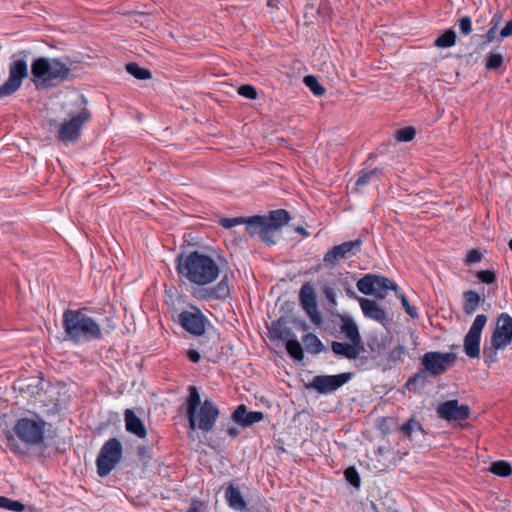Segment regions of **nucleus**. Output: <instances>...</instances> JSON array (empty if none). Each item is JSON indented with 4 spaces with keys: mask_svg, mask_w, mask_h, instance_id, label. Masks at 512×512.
<instances>
[{
    "mask_svg": "<svg viewBox=\"0 0 512 512\" xmlns=\"http://www.w3.org/2000/svg\"><path fill=\"white\" fill-rule=\"evenodd\" d=\"M345 479L354 487L358 488L360 486V476L357 470L354 467H348L344 471Z\"/></svg>",
    "mask_w": 512,
    "mask_h": 512,
    "instance_id": "41",
    "label": "nucleus"
},
{
    "mask_svg": "<svg viewBox=\"0 0 512 512\" xmlns=\"http://www.w3.org/2000/svg\"><path fill=\"white\" fill-rule=\"evenodd\" d=\"M331 349L333 353L337 356L345 357L349 360H354L358 358L361 351L363 350L362 345L350 343H343L333 341L331 344Z\"/></svg>",
    "mask_w": 512,
    "mask_h": 512,
    "instance_id": "21",
    "label": "nucleus"
},
{
    "mask_svg": "<svg viewBox=\"0 0 512 512\" xmlns=\"http://www.w3.org/2000/svg\"><path fill=\"white\" fill-rule=\"evenodd\" d=\"M512 342V317L508 313L498 316L495 329L491 336V346L483 349L484 356L493 362L497 351L505 349Z\"/></svg>",
    "mask_w": 512,
    "mask_h": 512,
    "instance_id": "6",
    "label": "nucleus"
},
{
    "mask_svg": "<svg viewBox=\"0 0 512 512\" xmlns=\"http://www.w3.org/2000/svg\"><path fill=\"white\" fill-rule=\"evenodd\" d=\"M266 220L269 221L270 224L277 227V230L280 229L288 223L290 220L289 213L284 209H278L271 211L269 216L266 217Z\"/></svg>",
    "mask_w": 512,
    "mask_h": 512,
    "instance_id": "26",
    "label": "nucleus"
},
{
    "mask_svg": "<svg viewBox=\"0 0 512 512\" xmlns=\"http://www.w3.org/2000/svg\"><path fill=\"white\" fill-rule=\"evenodd\" d=\"M13 450H14L15 452H18V453H21V454H23V453H24V451H23V450H21L19 447H15Z\"/></svg>",
    "mask_w": 512,
    "mask_h": 512,
    "instance_id": "58",
    "label": "nucleus"
},
{
    "mask_svg": "<svg viewBox=\"0 0 512 512\" xmlns=\"http://www.w3.org/2000/svg\"><path fill=\"white\" fill-rule=\"evenodd\" d=\"M187 356H188L189 360L193 363H197L201 359L199 352L196 350H193V349H191L187 352Z\"/></svg>",
    "mask_w": 512,
    "mask_h": 512,
    "instance_id": "52",
    "label": "nucleus"
},
{
    "mask_svg": "<svg viewBox=\"0 0 512 512\" xmlns=\"http://www.w3.org/2000/svg\"><path fill=\"white\" fill-rule=\"evenodd\" d=\"M487 316L484 314H478L468 333L464 337L463 347L464 352L469 358H479L480 356V341L482 331L486 325Z\"/></svg>",
    "mask_w": 512,
    "mask_h": 512,
    "instance_id": "12",
    "label": "nucleus"
},
{
    "mask_svg": "<svg viewBox=\"0 0 512 512\" xmlns=\"http://www.w3.org/2000/svg\"><path fill=\"white\" fill-rule=\"evenodd\" d=\"M303 82L315 96L324 95L325 88L319 83L315 76L307 75L304 77Z\"/></svg>",
    "mask_w": 512,
    "mask_h": 512,
    "instance_id": "35",
    "label": "nucleus"
},
{
    "mask_svg": "<svg viewBox=\"0 0 512 512\" xmlns=\"http://www.w3.org/2000/svg\"><path fill=\"white\" fill-rule=\"evenodd\" d=\"M225 499L228 506L234 511L244 512L247 510V504L242 496L241 491L233 484H230L225 489Z\"/></svg>",
    "mask_w": 512,
    "mask_h": 512,
    "instance_id": "23",
    "label": "nucleus"
},
{
    "mask_svg": "<svg viewBox=\"0 0 512 512\" xmlns=\"http://www.w3.org/2000/svg\"><path fill=\"white\" fill-rule=\"evenodd\" d=\"M90 113L83 110L59 127L57 139L63 143L76 142L80 137L82 126L90 119Z\"/></svg>",
    "mask_w": 512,
    "mask_h": 512,
    "instance_id": "14",
    "label": "nucleus"
},
{
    "mask_svg": "<svg viewBox=\"0 0 512 512\" xmlns=\"http://www.w3.org/2000/svg\"><path fill=\"white\" fill-rule=\"evenodd\" d=\"M502 21V14L500 12H496L490 21V25L492 28L498 29L500 23Z\"/></svg>",
    "mask_w": 512,
    "mask_h": 512,
    "instance_id": "51",
    "label": "nucleus"
},
{
    "mask_svg": "<svg viewBox=\"0 0 512 512\" xmlns=\"http://www.w3.org/2000/svg\"><path fill=\"white\" fill-rule=\"evenodd\" d=\"M123 447L116 438H111L104 443L98 455V476L108 475L120 462Z\"/></svg>",
    "mask_w": 512,
    "mask_h": 512,
    "instance_id": "8",
    "label": "nucleus"
},
{
    "mask_svg": "<svg viewBox=\"0 0 512 512\" xmlns=\"http://www.w3.org/2000/svg\"><path fill=\"white\" fill-rule=\"evenodd\" d=\"M244 222L245 217L223 218L220 220L221 226L226 229H231L235 226L244 224Z\"/></svg>",
    "mask_w": 512,
    "mask_h": 512,
    "instance_id": "45",
    "label": "nucleus"
},
{
    "mask_svg": "<svg viewBox=\"0 0 512 512\" xmlns=\"http://www.w3.org/2000/svg\"><path fill=\"white\" fill-rule=\"evenodd\" d=\"M416 135V130L412 126H407L401 129H398L395 133V137L399 142H409L414 139Z\"/></svg>",
    "mask_w": 512,
    "mask_h": 512,
    "instance_id": "37",
    "label": "nucleus"
},
{
    "mask_svg": "<svg viewBox=\"0 0 512 512\" xmlns=\"http://www.w3.org/2000/svg\"><path fill=\"white\" fill-rule=\"evenodd\" d=\"M35 86L49 88L68 79L70 69L59 59L37 58L31 65Z\"/></svg>",
    "mask_w": 512,
    "mask_h": 512,
    "instance_id": "3",
    "label": "nucleus"
},
{
    "mask_svg": "<svg viewBox=\"0 0 512 512\" xmlns=\"http://www.w3.org/2000/svg\"><path fill=\"white\" fill-rule=\"evenodd\" d=\"M503 56L499 53H489L486 59V68L489 70H496L503 64Z\"/></svg>",
    "mask_w": 512,
    "mask_h": 512,
    "instance_id": "39",
    "label": "nucleus"
},
{
    "mask_svg": "<svg viewBox=\"0 0 512 512\" xmlns=\"http://www.w3.org/2000/svg\"><path fill=\"white\" fill-rule=\"evenodd\" d=\"M303 343L306 346V349L313 354L320 353L324 348L323 343L314 333H307L304 335Z\"/></svg>",
    "mask_w": 512,
    "mask_h": 512,
    "instance_id": "30",
    "label": "nucleus"
},
{
    "mask_svg": "<svg viewBox=\"0 0 512 512\" xmlns=\"http://www.w3.org/2000/svg\"><path fill=\"white\" fill-rule=\"evenodd\" d=\"M124 421L126 430L137 436L138 438H145L147 430L142 420L130 409H127L124 413Z\"/></svg>",
    "mask_w": 512,
    "mask_h": 512,
    "instance_id": "22",
    "label": "nucleus"
},
{
    "mask_svg": "<svg viewBox=\"0 0 512 512\" xmlns=\"http://www.w3.org/2000/svg\"><path fill=\"white\" fill-rule=\"evenodd\" d=\"M323 294L330 303H332L333 305L336 304V293L333 288L328 286L324 287Z\"/></svg>",
    "mask_w": 512,
    "mask_h": 512,
    "instance_id": "50",
    "label": "nucleus"
},
{
    "mask_svg": "<svg viewBox=\"0 0 512 512\" xmlns=\"http://www.w3.org/2000/svg\"><path fill=\"white\" fill-rule=\"evenodd\" d=\"M178 323L186 332L199 337L205 334L210 321L198 307L191 306L178 314Z\"/></svg>",
    "mask_w": 512,
    "mask_h": 512,
    "instance_id": "10",
    "label": "nucleus"
},
{
    "mask_svg": "<svg viewBox=\"0 0 512 512\" xmlns=\"http://www.w3.org/2000/svg\"><path fill=\"white\" fill-rule=\"evenodd\" d=\"M176 270L180 277L198 286L213 283L220 274L217 262L211 256L199 251H193L186 257L180 256Z\"/></svg>",
    "mask_w": 512,
    "mask_h": 512,
    "instance_id": "1",
    "label": "nucleus"
},
{
    "mask_svg": "<svg viewBox=\"0 0 512 512\" xmlns=\"http://www.w3.org/2000/svg\"><path fill=\"white\" fill-rule=\"evenodd\" d=\"M230 296V287L228 277L223 278L213 287L201 289L196 293V297L205 301L219 300L225 301Z\"/></svg>",
    "mask_w": 512,
    "mask_h": 512,
    "instance_id": "19",
    "label": "nucleus"
},
{
    "mask_svg": "<svg viewBox=\"0 0 512 512\" xmlns=\"http://www.w3.org/2000/svg\"><path fill=\"white\" fill-rule=\"evenodd\" d=\"M378 174V170L377 169H373V170H370L368 172H361V174L359 175V177L357 178L356 182H355V185L360 188V187H363L365 185H367L371 178L375 175Z\"/></svg>",
    "mask_w": 512,
    "mask_h": 512,
    "instance_id": "43",
    "label": "nucleus"
},
{
    "mask_svg": "<svg viewBox=\"0 0 512 512\" xmlns=\"http://www.w3.org/2000/svg\"><path fill=\"white\" fill-rule=\"evenodd\" d=\"M463 311L466 315L474 314L480 303L484 301V298L481 297L476 291L468 290L463 293Z\"/></svg>",
    "mask_w": 512,
    "mask_h": 512,
    "instance_id": "25",
    "label": "nucleus"
},
{
    "mask_svg": "<svg viewBox=\"0 0 512 512\" xmlns=\"http://www.w3.org/2000/svg\"><path fill=\"white\" fill-rule=\"evenodd\" d=\"M496 32H497V29L490 27V29L488 30V32L485 35L486 43H491L495 39Z\"/></svg>",
    "mask_w": 512,
    "mask_h": 512,
    "instance_id": "53",
    "label": "nucleus"
},
{
    "mask_svg": "<svg viewBox=\"0 0 512 512\" xmlns=\"http://www.w3.org/2000/svg\"><path fill=\"white\" fill-rule=\"evenodd\" d=\"M437 414L447 421H461L469 417L470 408L468 405H460L457 400H448L438 406Z\"/></svg>",
    "mask_w": 512,
    "mask_h": 512,
    "instance_id": "17",
    "label": "nucleus"
},
{
    "mask_svg": "<svg viewBox=\"0 0 512 512\" xmlns=\"http://www.w3.org/2000/svg\"><path fill=\"white\" fill-rule=\"evenodd\" d=\"M126 71L139 80H147L152 77L148 69L139 66L137 63H128L126 65Z\"/></svg>",
    "mask_w": 512,
    "mask_h": 512,
    "instance_id": "33",
    "label": "nucleus"
},
{
    "mask_svg": "<svg viewBox=\"0 0 512 512\" xmlns=\"http://www.w3.org/2000/svg\"><path fill=\"white\" fill-rule=\"evenodd\" d=\"M188 392L186 416L189 421V427L192 430L199 429L203 432L212 431L219 417L218 407L209 399L201 402L197 387L189 386Z\"/></svg>",
    "mask_w": 512,
    "mask_h": 512,
    "instance_id": "2",
    "label": "nucleus"
},
{
    "mask_svg": "<svg viewBox=\"0 0 512 512\" xmlns=\"http://www.w3.org/2000/svg\"><path fill=\"white\" fill-rule=\"evenodd\" d=\"M356 287L362 294L372 295L378 299H384L389 290H397V285L389 278L371 273L360 278Z\"/></svg>",
    "mask_w": 512,
    "mask_h": 512,
    "instance_id": "7",
    "label": "nucleus"
},
{
    "mask_svg": "<svg viewBox=\"0 0 512 512\" xmlns=\"http://www.w3.org/2000/svg\"><path fill=\"white\" fill-rule=\"evenodd\" d=\"M299 302L310 320L319 325L322 322V317L318 311L316 291L311 283H305L300 288Z\"/></svg>",
    "mask_w": 512,
    "mask_h": 512,
    "instance_id": "16",
    "label": "nucleus"
},
{
    "mask_svg": "<svg viewBox=\"0 0 512 512\" xmlns=\"http://www.w3.org/2000/svg\"><path fill=\"white\" fill-rule=\"evenodd\" d=\"M0 508L15 512H22L25 510V505L19 501L12 500L5 496H0Z\"/></svg>",
    "mask_w": 512,
    "mask_h": 512,
    "instance_id": "36",
    "label": "nucleus"
},
{
    "mask_svg": "<svg viewBox=\"0 0 512 512\" xmlns=\"http://www.w3.org/2000/svg\"><path fill=\"white\" fill-rule=\"evenodd\" d=\"M296 231H297L298 233H301V234L307 235V233H306V231H305V229H304L303 227H298V228H296Z\"/></svg>",
    "mask_w": 512,
    "mask_h": 512,
    "instance_id": "56",
    "label": "nucleus"
},
{
    "mask_svg": "<svg viewBox=\"0 0 512 512\" xmlns=\"http://www.w3.org/2000/svg\"><path fill=\"white\" fill-rule=\"evenodd\" d=\"M458 24L461 34L467 36L472 32V21L469 16L461 17Z\"/></svg>",
    "mask_w": 512,
    "mask_h": 512,
    "instance_id": "46",
    "label": "nucleus"
},
{
    "mask_svg": "<svg viewBox=\"0 0 512 512\" xmlns=\"http://www.w3.org/2000/svg\"><path fill=\"white\" fill-rule=\"evenodd\" d=\"M357 301L362 310L364 317L386 326L389 322L387 311L380 306L375 300L358 297Z\"/></svg>",
    "mask_w": 512,
    "mask_h": 512,
    "instance_id": "18",
    "label": "nucleus"
},
{
    "mask_svg": "<svg viewBox=\"0 0 512 512\" xmlns=\"http://www.w3.org/2000/svg\"><path fill=\"white\" fill-rule=\"evenodd\" d=\"M406 354V348L403 345H397L389 352L387 359L393 363L403 362Z\"/></svg>",
    "mask_w": 512,
    "mask_h": 512,
    "instance_id": "38",
    "label": "nucleus"
},
{
    "mask_svg": "<svg viewBox=\"0 0 512 512\" xmlns=\"http://www.w3.org/2000/svg\"><path fill=\"white\" fill-rule=\"evenodd\" d=\"M346 293H347V295H348L350 298H353V299H356V300H357V298L359 297V296H357V295H356V293H355L353 290H351V289H347V290H346Z\"/></svg>",
    "mask_w": 512,
    "mask_h": 512,
    "instance_id": "54",
    "label": "nucleus"
},
{
    "mask_svg": "<svg viewBox=\"0 0 512 512\" xmlns=\"http://www.w3.org/2000/svg\"><path fill=\"white\" fill-rule=\"evenodd\" d=\"M510 36H512V19L501 29L499 41L501 42L503 39Z\"/></svg>",
    "mask_w": 512,
    "mask_h": 512,
    "instance_id": "49",
    "label": "nucleus"
},
{
    "mask_svg": "<svg viewBox=\"0 0 512 512\" xmlns=\"http://www.w3.org/2000/svg\"><path fill=\"white\" fill-rule=\"evenodd\" d=\"M482 259V254L476 249H472L468 252L466 256V263L468 264H475L480 262Z\"/></svg>",
    "mask_w": 512,
    "mask_h": 512,
    "instance_id": "48",
    "label": "nucleus"
},
{
    "mask_svg": "<svg viewBox=\"0 0 512 512\" xmlns=\"http://www.w3.org/2000/svg\"><path fill=\"white\" fill-rule=\"evenodd\" d=\"M400 430L409 440H413L417 434L422 435L424 433L422 425L414 418H410L406 423H404Z\"/></svg>",
    "mask_w": 512,
    "mask_h": 512,
    "instance_id": "27",
    "label": "nucleus"
},
{
    "mask_svg": "<svg viewBox=\"0 0 512 512\" xmlns=\"http://www.w3.org/2000/svg\"><path fill=\"white\" fill-rule=\"evenodd\" d=\"M238 93L247 98V99H251V100H254L257 98V91L255 89L254 86L252 85H242L238 88Z\"/></svg>",
    "mask_w": 512,
    "mask_h": 512,
    "instance_id": "44",
    "label": "nucleus"
},
{
    "mask_svg": "<svg viewBox=\"0 0 512 512\" xmlns=\"http://www.w3.org/2000/svg\"><path fill=\"white\" fill-rule=\"evenodd\" d=\"M272 329L275 336L282 340L288 339L290 336L293 335L290 328L283 327L279 322L273 323Z\"/></svg>",
    "mask_w": 512,
    "mask_h": 512,
    "instance_id": "42",
    "label": "nucleus"
},
{
    "mask_svg": "<svg viewBox=\"0 0 512 512\" xmlns=\"http://www.w3.org/2000/svg\"><path fill=\"white\" fill-rule=\"evenodd\" d=\"M476 277L484 284H494L497 280V275L492 270H481L476 273Z\"/></svg>",
    "mask_w": 512,
    "mask_h": 512,
    "instance_id": "40",
    "label": "nucleus"
},
{
    "mask_svg": "<svg viewBox=\"0 0 512 512\" xmlns=\"http://www.w3.org/2000/svg\"><path fill=\"white\" fill-rule=\"evenodd\" d=\"M352 378V373L346 372L337 375H317L308 384V388L317 391L319 394H330Z\"/></svg>",
    "mask_w": 512,
    "mask_h": 512,
    "instance_id": "13",
    "label": "nucleus"
},
{
    "mask_svg": "<svg viewBox=\"0 0 512 512\" xmlns=\"http://www.w3.org/2000/svg\"><path fill=\"white\" fill-rule=\"evenodd\" d=\"M47 422L38 414L31 418L23 417L16 421L13 431L20 441L27 446H39L44 443Z\"/></svg>",
    "mask_w": 512,
    "mask_h": 512,
    "instance_id": "5",
    "label": "nucleus"
},
{
    "mask_svg": "<svg viewBox=\"0 0 512 512\" xmlns=\"http://www.w3.org/2000/svg\"><path fill=\"white\" fill-rule=\"evenodd\" d=\"M400 299H401L402 306H403V308L405 309L406 313H407L408 315H410L412 318H416V317H418V313H417L416 309H415V308H413V307L409 304L408 299H407V297H406L404 294H402V295L400 296Z\"/></svg>",
    "mask_w": 512,
    "mask_h": 512,
    "instance_id": "47",
    "label": "nucleus"
},
{
    "mask_svg": "<svg viewBox=\"0 0 512 512\" xmlns=\"http://www.w3.org/2000/svg\"><path fill=\"white\" fill-rule=\"evenodd\" d=\"M265 218L266 216H253L245 218L244 224L246 233L250 236H259Z\"/></svg>",
    "mask_w": 512,
    "mask_h": 512,
    "instance_id": "28",
    "label": "nucleus"
},
{
    "mask_svg": "<svg viewBox=\"0 0 512 512\" xmlns=\"http://www.w3.org/2000/svg\"><path fill=\"white\" fill-rule=\"evenodd\" d=\"M66 338L75 343L92 339L96 333V322L87 316L83 310L67 309L62 320Z\"/></svg>",
    "mask_w": 512,
    "mask_h": 512,
    "instance_id": "4",
    "label": "nucleus"
},
{
    "mask_svg": "<svg viewBox=\"0 0 512 512\" xmlns=\"http://www.w3.org/2000/svg\"><path fill=\"white\" fill-rule=\"evenodd\" d=\"M416 378H417V375H415L413 378H410V379L408 380V382H407V384H406V385H407V386H410V385H411V383H412V382H414V381L416 380Z\"/></svg>",
    "mask_w": 512,
    "mask_h": 512,
    "instance_id": "57",
    "label": "nucleus"
},
{
    "mask_svg": "<svg viewBox=\"0 0 512 512\" xmlns=\"http://www.w3.org/2000/svg\"><path fill=\"white\" fill-rule=\"evenodd\" d=\"M264 415L260 411H248L245 405H239L232 415V419L237 424L248 427L260 422Z\"/></svg>",
    "mask_w": 512,
    "mask_h": 512,
    "instance_id": "20",
    "label": "nucleus"
},
{
    "mask_svg": "<svg viewBox=\"0 0 512 512\" xmlns=\"http://www.w3.org/2000/svg\"><path fill=\"white\" fill-rule=\"evenodd\" d=\"M340 332L352 343L361 345V335L355 321L348 317H341Z\"/></svg>",
    "mask_w": 512,
    "mask_h": 512,
    "instance_id": "24",
    "label": "nucleus"
},
{
    "mask_svg": "<svg viewBox=\"0 0 512 512\" xmlns=\"http://www.w3.org/2000/svg\"><path fill=\"white\" fill-rule=\"evenodd\" d=\"M490 471L497 476L507 477L512 474V467L508 462L500 460L491 464Z\"/></svg>",
    "mask_w": 512,
    "mask_h": 512,
    "instance_id": "34",
    "label": "nucleus"
},
{
    "mask_svg": "<svg viewBox=\"0 0 512 512\" xmlns=\"http://www.w3.org/2000/svg\"><path fill=\"white\" fill-rule=\"evenodd\" d=\"M510 250L512 251V239L508 243Z\"/></svg>",
    "mask_w": 512,
    "mask_h": 512,
    "instance_id": "59",
    "label": "nucleus"
},
{
    "mask_svg": "<svg viewBox=\"0 0 512 512\" xmlns=\"http://www.w3.org/2000/svg\"><path fill=\"white\" fill-rule=\"evenodd\" d=\"M455 43L456 33L453 29H448L435 40L434 45L438 48H449Z\"/></svg>",
    "mask_w": 512,
    "mask_h": 512,
    "instance_id": "31",
    "label": "nucleus"
},
{
    "mask_svg": "<svg viewBox=\"0 0 512 512\" xmlns=\"http://www.w3.org/2000/svg\"><path fill=\"white\" fill-rule=\"evenodd\" d=\"M457 355L453 352H427L421 358L424 370L431 376L445 373L456 361Z\"/></svg>",
    "mask_w": 512,
    "mask_h": 512,
    "instance_id": "11",
    "label": "nucleus"
},
{
    "mask_svg": "<svg viewBox=\"0 0 512 512\" xmlns=\"http://www.w3.org/2000/svg\"><path fill=\"white\" fill-rule=\"evenodd\" d=\"M361 245L362 240L358 238L334 246L325 253L323 257L324 266L329 269L334 268L339 260L348 258L350 254H356L360 250Z\"/></svg>",
    "mask_w": 512,
    "mask_h": 512,
    "instance_id": "15",
    "label": "nucleus"
},
{
    "mask_svg": "<svg viewBox=\"0 0 512 512\" xmlns=\"http://www.w3.org/2000/svg\"><path fill=\"white\" fill-rule=\"evenodd\" d=\"M278 232L277 227L265 219L259 237L263 242L272 245L275 244V236Z\"/></svg>",
    "mask_w": 512,
    "mask_h": 512,
    "instance_id": "29",
    "label": "nucleus"
},
{
    "mask_svg": "<svg viewBox=\"0 0 512 512\" xmlns=\"http://www.w3.org/2000/svg\"><path fill=\"white\" fill-rule=\"evenodd\" d=\"M287 353L296 361L304 358L303 348L297 339H287L285 344Z\"/></svg>",
    "mask_w": 512,
    "mask_h": 512,
    "instance_id": "32",
    "label": "nucleus"
},
{
    "mask_svg": "<svg viewBox=\"0 0 512 512\" xmlns=\"http://www.w3.org/2000/svg\"><path fill=\"white\" fill-rule=\"evenodd\" d=\"M228 434H229V435H231V436H233V437H235V436H237V435H238V430H237L236 428H230V429L228 430Z\"/></svg>",
    "mask_w": 512,
    "mask_h": 512,
    "instance_id": "55",
    "label": "nucleus"
},
{
    "mask_svg": "<svg viewBox=\"0 0 512 512\" xmlns=\"http://www.w3.org/2000/svg\"><path fill=\"white\" fill-rule=\"evenodd\" d=\"M27 76V61L24 58H18L17 55H13L12 62L9 66V77L0 85V98L15 93L21 87L23 80Z\"/></svg>",
    "mask_w": 512,
    "mask_h": 512,
    "instance_id": "9",
    "label": "nucleus"
}]
</instances>
